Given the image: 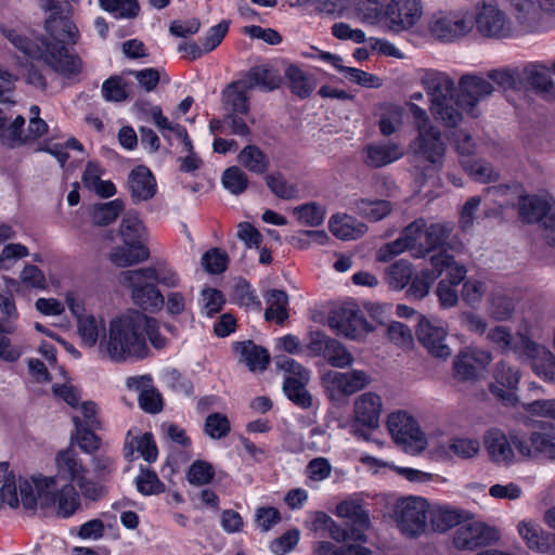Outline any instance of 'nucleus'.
<instances>
[{
  "mask_svg": "<svg viewBox=\"0 0 555 555\" xmlns=\"http://www.w3.org/2000/svg\"><path fill=\"white\" fill-rule=\"evenodd\" d=\"M446 326L422 319L418 323L417 337L421 344L436 358L447 359L451 356V348L446 339Z\"/></svg>",
  "mask_w": 555,
  "mask_h": 555,
  "instance_id": "27",
  "label": "nucleus"
},
{
  "mask_svg": "<svg viewBox=\"0 0 555 555\" xmlns=\"http://www.w3.org/2000/svg\"><path fill=\"white\" fill-rule=\"evenodd\" d=\"M150 324V318L139 311L112 318L100 345V357L115 363L145 358L149 353L145 330Z\"/></svg>",
  "mask_w": 555,
  "mask_h": 555,
  "instance_id": "5",
  "label": "nucleus"
},
{
  "mask_svg": "<svg viewBox=\"0 0 555 555\" xmlns=\"http://www.w3.org/2000/svg\"><path fill=\"white\" fill-rule=\"evenodd\" d=\"M519 215L527 222H541L545 229L555 228V206L550 196H519Z\"/></svg>",
  "mask_w": 555,
  "mask_h": 555,
  "instance_id": "26",
  "label": "nucleus"
},
{
  "mask_svg": "<svg viewBox=\"0 0 555 555\" xmlns=\"http://www.w3.org/2000/svg\"><path fill=\"white\" fill-rule=\"evenodd\" d=\"M70 418L75 429L95 428L101 429L98 404L91 400H82L72 409Z\"/></svg>",
  "mask_w": 555,
  "mask_h": 555,
  "instance_id": "41",
  "label": "nucleus"
},
{
  "mask_svg": "<svg viewBox=\"0 0 555 555\" xmlns=\"http://www.w3.org/2000/svg\"><path fill=\"white\" fill-rule=\"evenodd\" d=\"M328 228L332 234L340 240H357L367 230L366 225L356 218L337 214L331 217Z\"/></svg>",
  "mask_w": 555,
  "mask_h": 555,
  "instance_id": "35",
  "label": "nucleus"
},
{
  "mask_svg": "<svg viewBox=\"0 0 555 555\" xmlns=\"http://www.w3.org/2000/svg\"><path fill=\"white\" fill-rule=\"evenodd\" d=\"M537 352L527 356L524 363H530L541 378L555 383V357L543 345L535 341Z\"/></svg>",
  "mask_w": 555,
  "mask_h": 555,
  "instance_id": "38",
  "label": "nucleus"
},
{
  "mask_svg": "<svg viewBox=\"0 0 555 555\" xmlns=\"http://www.w3.org/2000/svg\"><path fill=\"white\" fill-rule=\"evenodd\" d=\"M517 301L508 293L494 292L487 300V313L496 322L509 321L516 310Z\"/></svg>",
  "mask_w": 555,
  "mask_h": 555,
  "instance_id": "36",
  "label": "nucleus"
},
{
  "mask_svg": "<svg viewBox=\"0 0 555 555\" xmlns=\"http://www.w3.org/2000/svg\"><path fill=\"white\" fill-rule=\"evenodd\" d=\"M354 211L369 221H379L390 214L392 205L385 199L361 198L353 203Z\"/></svg>",
  "mask_w": 555,
  "mask_h": 555,
  "instance_id": "47",
  "label": "nucleus"
},
{
  "mask_svg": "<svg viewBox=\"0 0 555 555\" xmlns=\"http://www.w3.org/2000/svg\"><path fill=\"white\" fill-rule=\"evenodd\" d=\"M353 0L358 17L367 25H383L400 34L415 27L423 17L422 0Z\"/></svg>",
  "mask_w": 555,
  "mask_h": 555,
  "instance_id": "7",
  "label": "nucleus"
},
{
  "mask_svg": "<svg viewBox=\"0 0 555 555\" xmlns=\"http://www.w3.org/2000/svg\"><path fill=\"white\" fill-rule=\"evenodd\" d=\"M119 237L122 243L145 245L147 238L146 227L137 211H127L119 225Z\"/></svg>",
  "mask_w": 555,
  "mask_h": 555,
  "instance_id": "34",
  "label": "nucleus"
},
{
  "mask_svg": "<svg viewBox=\"0 0 555 555\" xmlns=\"http://www.w3.org/2000/svg\"><path fill=\"white\" fill-rule=\"evenodd\" d=\"M487 292V283L477 278L467 279L462 287V299L470 306L477 307L481 304Z\"/></svg>",
  "mask_w": 555,
  "mask_h": 555,
  "instance_id": "64",
  "label": "nucleus"
},
{
  "mask_svg": "<svg viewBox=\"0 0 555 555\" xmlns=\"http://www.w3.org/2000/svg\"><path fill=\"white\" fill-rule=\"evenodd\" d=\"M225 302L223 294L216 288H204L199 295L201 313L208 318L220 312Z\"/></svg>",
  "mask_w": 555,
  "mask_h": 555,
  "instance_id": "61",
  "label": "nucleus"
},
{
  "mask_svg": "<svg viewBox=\"0 0 555 555\" xmlns=\"http://www.w3.org/2000/svg\"><path fill=\"white\" fill-rule=\"evenodd\" d=\"M492 361V353L485 349L465 348L453 360L454 376L460 380H475Z\"/></svg>",
  "mask_w": 555,
  "mask_h": 555,
  "instance_id": "24",
  "label": "nucleus"
},
{
  "mask_svg": "<svg viewBox=\"0 0 555 555\" xmlns=\"http://www.w3.org/2000/svg\"><path fill=\"white\" fill-rule=\"evenodd\" d=\"M427 517L435 531L444 532L461 522L462 514L448 505H428Z\"/></svg>",
  "mask_w": 555,
  "mask_h": 555,
  "instance_id": "39",
  "label": "nucleus"
},
{
  "mask_svg": "<svg viewBox=\"0 0 555 555\" xmlns=\"http://www.w3.org/2000/svg\"><path fill=\"white\" fill-rule=\"evenodd\" d=\"M235 352L250 371H263L269 364V353L266 349L255 345L253 341H241L235 345Z\"/></svg>",
  "mask_w": 555,
  "mask_h": 555,
  "instance_id": "37",
  "label": "nucleus"
},
{
  "mask_svg": "<svg viewBox=\"0 0 555 555\" xmlns=\"http://www.w3.org/2000/svg\"><path fill=\"white\" fill-rule=\"evenodd\" d=\"M473 29V15L467 8L438 10L427 21L430 36L444 43L459 41L467 37Z\"/></svg>",
  "mask_w": 555,
  "mask_h": 555,
  "instance_id": "13",
  "label": "nucleus"
},
{
  "mask_svg": "<svg viewBox=\"0 0 555 555\" xmlns=\"http://www.w3.org/2000/svg\"><path fill=\"white\" fill-rule=\"evenodd\" d=\"M487 341L502 353H514L522 362L532 352H537L535 341L529 335V324L522 321L514 335L504 325H495L488 330Z\"/></svg>",
  "mask_w": 555,
  "mask_h": 555,
  "instance_id": "14",
  "label": "nucleus"
},
{
  "mask_svg": "<svg viewBox=\"0 0 555 555\" xmlns=\"http://www.w3.org/2000/svg\"><path fill=\"white\" fill-rule=\"evenodd\" d=\"M517 532L530 550L539 553H548L547 535L544 534L541 527L534 521L528 519L520 520L517 524Z\"/></svg>",
  "mask_w": 555,
  "mask_h": 555,
  "instance_id": "40",
  "label": "nucleus"
},
{
  "mask_svg": "<svg viewBox=\"0 0 555 555\" xmlns=\"http://www.w3.org/2000/svg\"><path fill=\"white\" fill-rule=\"evenodd\" d=\"M500 539L496 528L482 521H472L461 525L454 532L453 543L460 550H475Z\"/></svg>",
  "mask_w": 555,
  "mask_h": 555,
  "instance_id": "25",
  "label": "nucleus"
},
{
  "mask_svg": "<svg viewBox=\"0 0 555 555\" xmlns=\"http://www.w3.org/2000/svg\"><path fill=\"white\" fill-rule=\"evenodd\" d=\"M17 75L25 78L26 81L36 87H44L43 76L33 65L28 67L27 64H21L17 68V74H11L0 68V102H9L10 98L7 95L14 89V82Z\"/></svg>",
  "mask_w": 555,
  "mask_h": 555,
  "instance_id": "32",
  "label": "nucleus"
},
{
  "mask_svg": "<svg viewBox=\"0 0 555 555\" xmlns=\"http://www.w3.org/2000/svg\"><path fill=\"white\" fill-rule=\"evenodd\" d=\"M421 83L430 98L431 114L444 126L455 127L462 120V113L453 98L454 81L446 73L426 70L421 77Z\"/></svg>",
  "mask_w": 555,
  "mask_h": 555,
  "instance_id": "10",
  "label": "nucleus"
},
{
  "mask_svg": "<svg viewBox=\"0 0 555 555\" xmlns=\"http://www.w3.org/2000/svg\"><path fill=\"white\" fill-rule=\"evenodd\" d=\"M280 85V75L269 66H256L249 70L248 88L258 87L266 91H272L278 89Z\"/></svg>",
  "mask_w": 555,
  "mask_h": 555,
  "instance_id": "51",
  "label": "nucleus"
},
{
  "mask_svg": "<svg viewBox=\"0 0 555 555\" xmlns=\"http://www.w3.org/2000/svg\"><path fill=\"white\" fill-rule=\"evenodd\" d=\"M150 251L146 245L122 243L115 246L109 253V260L118 268L135 266L147 260Z\"/></svg>",
  "mask_w": 555,
  "mask_h": 555,
  "instance_id": "33",
  "label": "nucleus"
},
{
  "mask_svg": "<svg viewBox=\"0 0 555 555\" xmlns=\"http://www.w3.org/2000/svg\"><path fill=\"white\" fill-rule=\"evenodd\" d=\"M308 349L313 356L323 357L333 367L345 369L354 362V357L344 344L320 332L310 335Z\"/></svg>",
  "mask_w": 555,
  "mask_h": 555,
  "instance_id": "23",
  "label": "nucleus"
},
{
  "mask_svg": "<svg viewBox=\"0 0 555 555\" xmlns=\"http://www.w3.org/2000/svg\"><path fill=\"white\" fill-rule=\"evenodd\" d=\"M404 155L402 147L395 142H374L362 150V160L370 168L388 166Z\"/></svg>",
  "mask_w": 555,
  "mask_h": 555,
  "instance_id": "29",
  "label": "nucleus"
},
{
  "mask_svg": "<svg viewBox=\"0 0 555 555\" xmlns=\"http://www.w3.org/2000/svg\"><path fill=\"white\" fill-rule=\"evenodd\" d=\"M428 503L420 496L400 498L392 507L391 517L400 532L416 538L426 530Z\"/></svg>",
  "mask_w": 555,
  "mask_h": 555,
  "instance_id": "17",
  "label": "nucleus"
},
{
  "mask_svg": "<svg viewBox=\"0 0 555 555\" xmlns=\"http://www.w3.org/2000/svg\"><path fill=\"white\" fill-rule=\"evenodd\" d=\"M440 276L439 270L431 267V270L424 269L421 273L415 274L411 279V285L408 295L415 299H423L429 293L431 284Z\"/></svg>",
  "mask_w": 555,
  "mask_h": 555,
  "instance_id": "55",
  "label": "nucleus"
},
{
  "mask_svg": "<svg viewBox=\"0 0 555 555\" xmlns=\"http://www.w3.org/2000/svg\"><path fill=\"white\" fill-rule=\"evenodd\" d=\"M4 481L0 489V499L12 508L22 506L25 509L53 507L52 496L47 487L50 479H44L41 474L29 477H16L13 474L4 475Z\"/></svg>",
  "mask_w": 555,
  "mask_h": 555,
  "instance_id": "9",
  "label": "nucleus"
},
{
  "mask_svg": "<svg viewBox=\"0 0 555 555\" xmlns=\"http://www.w3.org/2000/svg\"><path fill=\"white\" fill-rule=\"evenodd\" d=\"M308 383L309 380L287 376L283 384L284 392L288 399L302 409H308L312 405V397L306 388Z\"/></svg>",
  "mask_w": 555,
  "mask_h": 555,
  "instance_id": "53",
  "label": "nucleus"
},
{
  "mask_svg": "<svg viewBox=\"0 0 555 555\" xmlns=\"http://www.w3.org/2000/svg\"><path fill=\"white\" fill-rule=\"evenodd\" d=\"M335 514L337 517L350 521L352 528H359L363 532L370 527L369 513L354 500L340 502L335 508Z\"/></svg>",
  "mask_w": 555,
  "mask_h": 555,
  "instance_id": "45",
  "label": "nucleus"
},
{
  "mask_svg": "<svg viewBox=\"0 0 555 555\" xmlns=\"http://www.w3.org/2000/svg\"><path fill=\"white\" fill-rule=\"evenodd\" d=\"M64 298L76 321V334L80 346L88 349L96 348L100 354V345L108 328L104 315L87 310L83 298L74 291L66 292Z\"/></svg>",
  "mask_w": 555,
  "mask_h": 555,
  "instance_id": "12",
  "label": "nucleus"
},
{
  "mask_svg": "<svg viewBox=\"0 0 555 555\" xmlns=\"http://www.w3.org/2000/svg\"><path fill=\"white\" fill-rule=\"evenodd\" d=\"M25 118L17 115L9 120L0 112V140L9 146H18L25 143L24 130Z\"/></svg>",
  "mask_w": 555,
  "mask_h": 555,
  "instance_id": "46",
  "label": "nucleus"
},
{
  "mask_svg": "<svg viewBox=\"0 0 555 555\" xmlns=\"http://www.w3.org/2000/svg\"><path fill=\"white\" fill-rule=\"evenodd\" d=\"M127 190L135 203L154 197L157 191V183L150 168L143 165L134 167L128 175Z\"/></svg>",
  "mask_w": 555,
  "mask_h": 555,
  "instance_id": "28",
  "label": "nucleus"
},
{
  "mask_svg": "<svg viewBox=\"0 0 555 555\" xmlns=\"http://www.w3.org/2000/svg\"><path fill=\"white\" fill-rule=\"evenodd\" d=\"M46 30L51 41L30 40L14 29H2V34L25 56L39 60L63 75H73L80 70L79 59L70 53L65 44L77 42L79 31L67 17L52 14L46 22Z\"/></svg>",
  "mask_w": 555,
  "mask_h": 555,
  "instance_id": "4",
  "label": "nucleus"
},
{
  "mask_svg": "<svg viewBox=\"0 0 555 555\" xmlns=\"http://www.w3.org/2000/svg\"><path fill=\"white\" fill-rule=\"evenodd\" d=\"M264 181L269 190L279 198L294 199L298 196V188L281 172L266 175Z\"/></svg>",
  "mask_w": 555,
  "mask_h": 555,
  "instance_id": "56",
  "label": "nucleus"
},
{
  "mask_svg": "<svg viewBox=\"0 0 555 555\" xmlns=\"http://www.w3.org/2000/svg\"><path fill=\"white\" fill-rule=\"evenodd\" d=\"M370 548L360 544L335 545L330 541H318L312 546V555H369Z\"/></svg>",
  "mask_w": 555,
  "mask_h": 555,
  "instance_id": "54",
  "label": "nucleus"
},
{
  "mask_svg": "<svg viewBox=\"0 0 555 555\" xmlns=\"http://www.w3.org/2000/svg\"><path fill=\"white\" fill-rule=\"evenodd\" d=\"M521 409L530 416L551 418L554 422H537L529 435H507L499 428L489 429L485 435V448L491 461L498 465L514 464L517 454L527 459H555V399L524 403Z\"/></svg>",
  "mask_w": 555,
  "mask_h": 555,
  "instance_id": "1",
  "label": "nucleus"
},
{
  "mask_svg": "<svg viewBox=\"0 0 555 555\" xmlns=\"http://www.w3.org/2000/svg\"><path fill=\"white\" fill-rule=\"evenodd\" d=\"M325 395L331 401H339L367 388L372 382V375L360 369L348 371H326L321 377Z\"/></svg>",
  "mask_w": 555,
  "mask_h": 555,
  "instance_id": "15",
  "label": "nucleus"
},
{
  "mask_svg": "<svg viewBox=\"0 0 555 555\" xmlns=\"http://www.w3.org/2000/svg\"><path fill=\"white\" fill-rule=\"evenodd\" d=\"M248 177L237 166H232L224 170L221 177V183L231 194L238 195L245 192L248 186Z\"/></svg>",
  "mask_w": 555,
  "mask_h": 555,
  "instance_id": "60",
  "label": "nucleus"
},
{
  "mask_svg": "<svg viewBox=\"0 0 555 555\" xmlns=\"http://www.w3.org/2000/svg\"><path fill=\"white\" fill-rule=\"evenodd\" d=\"M448 449L453 455L468 460L479 453L480 443L475 438L456 436L449 440Z\"/></svg>",
  "mask_w": 555,
  "mask_h": 555,
  "instance_id": "59",
  "label": "nucleus"
},
{
  "mask_svg": "<svg viewBox=\"0 0 555 555\" xmlns=\"http://www.w3.org/2000/svg\"><path fill=\"white\" fill-rule=\"evenodd\" d=\"M54 476L50 479L47 490L52 496V506L62 518L73 516L81 505L80 498L96 501L105 493L101 482L89 477V468L76 451L68 448L55 455Z\"/></svg>",
  "mask_w": 555,
  "mask_h": 555,
  "instance_id": "3",
  "label": "nucleus"
},
{
  "mask_svg": "<svg viewBox=\"0 0 555 555\" xmlns=\"http://www.w3.org/2000/svg\"><path fill=\"white\" fill-rule=\"evenodd\" d=\"M138 491L143 495H154L165 491L164 483L157 474L149 468H141L135 478Z\"/></svg>",
  "mask_w": 555,
  "mask_h": 555,
  "instance_id": "62",
  "label": "nucleus"
},
{
  "mask_svg": "<svg viewBox=\"0 0 555 555\" xmlns=\"http://www.w3.org/2000/svg\"><path fill=\"white\" fill-rule=\"evenodd\" d=\"M378 126L380 132L389 137L395 133L402 125L403 109L395 104H384L379 107Z\"/></svg>",
  "mask_w": 555,
  "mask_h": 555,
  "instance_id": "52",
  "label": "nucleus"
},
{
  "mask_svg": "<svg viewBox=\"0 0 555 555\" xmlns=\"http://www.w3.org/2000/svg\"><path fill=\"white\" fill-rule=\"evenodd\" d=\"M451 230L452 227L448 223L428 225L425 219L418 218L406 225L396 241L382 246L376 254V259L388 262L405 250H415L423 255L443 244Z\"/></svg>",
  "mask_w": 555,
  "mask_h": 555,
  "instance_id": "8",
  "label": "nucleus"
},
{
  "mask_svg": "<svg viewBox=\"0 0 555 555\" xmlns=\"http://www.w3.org/2000/svg\"><path fill=\"white\" fill-rule=\"evenodd\" d=\"M509 16L494 1L480 0L474 8V27L483 38L507 39L519 33H545L555 27V0H505Z\"/></svg>",
  "mask_w": 555,
  "mask_h": 555,
  "instance_id": "2",
  "label": "nucleus"
},
{
  "mask_svg": "<svg viewBox=\"0 0 555 555\" xmlns=\"http://www.w3.org/2000/svg\"><path fill=\"white\" fill-rule=\"evenodd\" d=\"M292 212L300 224L315 228L323 223L326 208L317 202H309L294 207Z\"/></svg>",
  "mask_w": 555,
  "mask_h": 555,
  "instance_id": "50",
  "label": "nucleus"
},
{
  "mask_svg": "<svg viewBox=\"0 0 555 555\" xmlns=\"http://www.w3.org/2000/svg\"><path fill=\"white\" fill-rule=\"evenodd\" d=\"M413 266L408 260H398L385 270V281L393 291L403 289L413 276Z\"/></svg>",
  "mask_w": 555,
  "mask_h": 555,
  "instance_id": "49",
  "label": "nucleus"
},
{
  "mask_svg": "<svg viewBox=\"0 0 555 555\" xmlns=\"http://www.w3.org/2000/svg\"><path fill=\"white\" fill-rule=\"evenodd\" d=\"M105 169L96 162L87 163L82 172L81 182L83 186L96 195L108 198L116 194L117 190L111 180H103Z\"/></svg>",
  "mask_w": 555,
  "mask_h": 555,
  "instance_id": "30",
  "label": "nucleus"
},
{
  "mask_svg": "<svg viewBox=\"0 0 555 555\" xmlns=\"http://www.w3.org/2000/svg\"><path fill=\"white\" fill-rule=\"evenodd\" d=\"M386 424L393 441L405 451L415 453L426 449V435L409 412L398 410L390 413Z\"/></svg>",
  "mask_w": 555,
  "mask_h": 555,
  "instance_id": "18",
  "label": "nucleus"
},
{
  "mask_svg": "<svg viewBox=\"0 0 555 555\" xmlns=\"http://www.w3.org/2000/svg\"><path fill=\"white\" fill-rule=\"evenodd\" d=\"M149 115L157 126V128L162 131L163 135L166 138H170L171 135L176 137L181 143H183L188 150L191 149V139L185 130V128L179 124H173L168 120L166 116L163 115V112L159 106L155 105L150 107Z\"/></svg>",
  "mask_w": 555,
  "mask_h": 555,
  "instance_id": "43",
  "label": "nucleus"
},
{
  "mask_svg": "<svg viewBox=\"0 0 555 555\" xmlns=\"http://www.w3.org/2000/svg\"><path fill=\"white\" fill-rule=\"evenodd\" d=\"M520 378V371L516 366L501 360L493 367L489 390L504 405L515 406L519 402L516 391Z\"/></svg>",
  "mask_w": 555,
  "mask_h": 555,
  "instance_id": "21",
  "label": "nucleus"
},
{
  "mask_svg": "<svg viewBox=\"0 0 555 555\" xmlns=\"http://www.w3.org/2000/svg\"><path fill=\"white\" fill-rule=\"evenodd\" d=\"M430 264L439 270L440 275L446 272L437 286V297L439 304L443 308H452L459 302L457 285L462 283L466 276V268L454 260V258L446 253H439L430 258Z\"/></svg>",
  "mask_w": 555,
  "mask_h": 555,
  "instance_id": "16",
  "label": "nucleus"
},
{
  "mask_svg": "<svg viewBox=\"0 0 555 555\" xmlns=\"http://www.w3.org/2000/svg\"><path fill=\"white\" fill-rule=\"evenodd\" d=\"M267 309L264 318L268 321H275L283 323L288 318L287 306L288 296L285 292L280 289H269L263 295Z\"/></svg>",
  "mask_w": 555,
  "mask_h": 555,
  "instance_id": "42",
  "label": "nucleus"
},
{
  "mask_svg": "<svg viewBox=\"0 0 555 555\" xmlns=\"http://www.w3.org/2000/svg\"><path fill=\"white\" fill-rule=\"evenodd\" d=\"M247 85L244 81L231 83L223 91L224 105L234 114H246L249 109Z\"/></svg>",
  "mask_w": 555,
  "mask_h": 555,
  "instance_id": "48",
  "label": "nucleus"
},
{
  "mask_svg": "<svg viewBox=\"0 0 555 555\" xmlns=\"http://www.w3.org/2000/svg\"><path fill=\"white\" fill-rule=\"evenodd\" d=\"M328 324L338 335L357 341H363L375 331V326L367 321L364 312L353 304L333 310L328 317Z\"/></svg>",
  "mask_w": 555,
  "mask_h": 555,
  "instance_id": "20",
  "label": "nucleus"
},
{
  "mask_svg": "<svg viewBox=\"0 0 555 555\" xmlns=\"http://www.w3.org/2000/svg\"><path fill=\"white\" fill-rule=\"evenodd\" d=\"M460 94L456 100V106L461 113L465 112L472 116H477L478 104L490 96L494 87L492 82L482 76L466 75L460 80Z\"/></svg>",
  "mask_w": 555,
  "mask_h": 555,
  "instance_id": "22",
  "label": "nucleus"
},
{
  "mask_svg": "<svg viewBox=\"0 0 555 555\" xmlns=\"http://www.w3.org/2000/svg\"><path fill=\"white\" fill-rule=\"evenodd\" d=\"M124 208L125 204L119 198L95 205L92 208V221L98 225L111 224L116 220Z\"/></svg>",
  "mask_w": 555,
  "mask_h": 555,
  "instance_id": "57",
  "label": "nucleus"
},
{
  "mask_svg": "<svg viewBox=\"0 0 555 555\" xmlns=\"http://www.w3.org/2000/svg\"><path fill=\"white\" fill-rule=\"evenodd\" d=\"M383 399L374 391L361 393L353 401V420L349 431L363 440L370 439V431L379 427Z\"/></svg>",
  "mask_w": 555,
  "mask_h": 555,
  "instance_id": "19",
  "label": "nucleus"
},
{
  "mask_svg": "<svg viewBox=\"0 0 555 555\" xmlns=\"http://www.w3.org/2000/svg\"><path fill=\"white\" fill-rule=\"evenodd\" d=\"M237 162L242 167L257 175L266 173L270 166V160L267 154L254 144L245 146L238 153Z\"/></svg>",
  "mask_w": 555,
  "mask_h": 555,
  "instance_id": "44",
  "label": "nucleus"
},
{
  "mask_svg": "<svg viewBox=\"0 0 555 555\" xmlns=\"http://www.w3.org/2000/svg\"><path fill=\"white\" fill-rule=\"evenodd\" d=\"M100 7L117 18L137 16L140 7L138 0H99Z\"/></svg>",
  "mask_w": 555,
  "mask_h": 555,
  "instance_id": "58",
  "label": "nucleus"
},
{
  "mask_svg": "<svg viewBox=\"0 0 555 555\" xmlns=\"http://www.w3.org/2000/svg\"><path fill=\"white\" fill-rule=\"evenodd\" d=\"M214 477L215 469L212 465L203 460L194 461L186 472V479L193 486L208 485Z\"/></svg>",
  "mask_w": 555,
  "mask_h": 555,
  "instance_id": "63",
  "label": "nucleus"
},
{
  "mask_svg": "<svg viewBox=\"0 0 555 555\" xmlns=\"http://www.w3.org/2000/svg\"><path fill=\"white\" fill-rule=\"evenodd\" d=\"M409 108L417 130V137L410 144L412 153L417 158L428 162L434 168L440 169L446 154V144L440 131L431 125L424 108L414 103H410Z\"/></svg>",
  "mask_w": 555,
  "mask_h": 555,
  "instance_id": "11",
  "label": "nucleus"
},
{
  "mask_svg": "<svg viewBox=\"0 0 555 555\" xmlns=\"http://www.w3.org/2000/svg\"><path fill=\"white\" fill-rule=\"evenodd\" d=\"M120 282L131 289V297L138 306L144 310H157L164 306V296L156 285L178 288L181 276L169 263L156 261L144 268L124 271Z\"/></svg>",
  "mask_w": 555,
  "mask_h": 555,
  "instance_id": "6",
  "label": "nucleus"
},
{
  "mask_svg": "<svg viewBox=\"0 0 555 555\" xmlns=\"http://www.w3.org/2000/svg\"><path fill=\"white\" fill-rule=\"evenodd\" d=\"M127 459L143 457L146 462H155L158 456V450L151 433H144L141 436H133L129 430L124 448Z\"/></svg>",
  "mask_w": 555,
  "mask_h": 555,
  "instance_id": "31",
  "label": "nucleus"
}]
</instances>
